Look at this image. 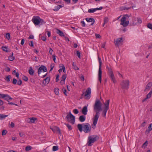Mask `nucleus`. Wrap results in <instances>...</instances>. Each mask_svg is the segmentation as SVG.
<instances>
[{
    "label": "nucleus",
    "mask_w": 152,
    "mask_h": 152,
    "mask_svg": "<svg viewBox=\"0 0 152 152\" xmlns=\"http://www.w3.org/2000/svg\"><path fill=\"white\" fill-rule=\"evenodd\" d=\"M102 104L99 100L96 99L94 105V110L96 113L95 115L93 118V124L91 125L92 128L94 129L97 123L98 119L100 116L99 112L102 110Z\"/></svg>",
    "instance_id": "obj_1"
},
{
    "label": "nucleus",
    "mask_w": 152,
    "mask_h": 152,
    "mask_svg": "<svg viewBox=\"0 0 152 152\" xmlns=\"http://www.w3.org/2000/svg\"><path fill=\"white\" fill-rule=\"evenodd\" d=\"M77 128L79 131L81 132L83 130L86 133L90 132L91 130V126L88 123L83 124V126L81 124H78L77 125Z\"/></svg>",
    "instance_id": "obj_2"
},
{
    "label": "nucleus",
    "mask_w": 152,
    "mask_h": 152,
    "mask_svg": "<svg viewBox=\"0 0 152 152\" xmlns=\"http://www.w3.org/2000/svg\"><path fill=\"white\" fill-rule=\"evenodd\" d=\"M99 138V136L96 135H91L88 136L87 144L90 146L92 145L93 144L97 141Z\"/></svg>",
    "instance_id": "obj_3"
},
{
    "label": "nucleus",
    "mask_w": 152,
    "mask_h": 152,
    "mask_svg": "<svg viewBox=\"0 0 152 152\" xmlns=\"http://www.w3.org/2000/svg\"><path fill=\"white\" fill-rule=\"evenodd\" d=\"M32 21L35 26L39 25H41L46 23V22L43 19L38 16H33L32 19Z\"/></svg>",
    "instance_id": "obj_4"
},
{
    "label": "nucleus",
    "mask_w": 152,
    "mask_h": 152,
    "mask_svg": "<svg viewBox=\"0 0 152 152\" xmlns=\"http://www.w3.org/2000/svg\"><path fill=\"white\" fill-rule=\"evenodd\" d=\"M106 68L108 70V75L110 77L111 80L113 81L114 83H116V81L115 79L113 73L112 69L110 66V65H109V66L107 65Z\"/></svg>",
    "instance_id": "obj_5"
},
{
    "label": "nucleus",
    "mask_w": 152,
    "mask_h": 152,
    "mask_svg": "<svg viewBox=\"0 0 152 152\" xmlns=\"http://www.w3.org/2000/svg\"><path fill=\"white\" fill-rule=\"evenodd\" d=\"M110 103V100L108 99L106 101L104 104V110L102 113V115L104 117H106V114L109 109V104Z\"/></svg>",
    "instance_id": "obj_6"
},
{
    "label": "nucleus",
    "mask_w": 152,
    "mask_h": 152,
    "mask_svg": "<svg viewBox=\"0 0 152 152\" xmlns=\"http://www.w3.org/2000/svg\"><path fill=\"white\" fill-rule=\"evenodd\" d=\"M98 60L99 63V70L98 72V80L100 83H101L102 71L101 69V65L102 62L101 58L99 57H98Z\"/></svg>",
    "instance_id": "obj_7"
},
{
    "label": "nucleus",
    "mask_w": 152,
    "mask_h": 152,
    "mask_svg": "<svg viewBox=\"0 0 152 152\" xmlns=\"http://www.w3.org/2000/svg\"><path fill=\"white\" fill-rule=\"evenodd\" d=\"M68 121L71 123L74 124L75 122V117L70 112L69 114H67L66 117Z\"/></svg>",
    "instance_id": "obj_8"
},
{
    "label": "nucleus",
    "mask_w": 152,
    "mask_h": 152,
    "mask_svg": "<svg viewBox=\"0 0 152 152\" xmlns=\"http://www.w3.org/2000/svg\"><path fill=\"white\" fill-rule=\"evenodd\" d=\"M129 83L128 80L122 81L121 84L122 88L123 89H127L129 88Z\"/></svg>",
    "instance_id": "obj_9"
},
{
    "label": "nucleus",
    "mask_w": 152,
    "mask_h": 152,
    "mask_svg": "<svg viewBox=\"0 0 152 152\" xmlns=\"http://www.w3.org/2000/svg\"><path fill=\"white\" fill-rule=\"evenodd\" d=\"M126 17H128L127 15L124 16L121 19V24L123 25L124 27L127 26L129 23V21H126Z\"/></svg>",
    "instance_id": "obj_10"
},
{
    "label": "nucleus",
    "mask_w": 152,
    "mask_h": 152,
    "mask_svg": "<svg viewBox=\"0 0 152 152\" xmlns=\"http://www.w3.org/2000/svg\"><path fill=\"white\" fill-rule=\"evenodd\" d=\"M91 89L90 88H88L86 90L85 93L83 92L82 94V96L84 95L86 99H89L90 98V95L91 94Z\"/></svg>",
    "instance_id": "obj_11"
},
{
    "label": "nucleus",
    "mask_w": 152,
    "mask_h": 152,
    "mask_svg": "<svg viewBox=\"0 0 152 152\" xmlns=\"http://www.w3.org/2000/svg\"><path fill=\"white\" fill-rule=\"evenodd\" d=\"M50 129L52 130L54 133L57 132L59 134H61V130L58 127L56 126L50 127Z\"/></svg>",
    "instance_id": "obj_12"
},
{
    "label": "nucleus",
    "mask_w": 152,
    "mask_h": 152,
    "mask_svg": "<svg viewBox=\"0 0 152 152\" xmlns=\"http://www.w3.org/2000/svg\"><path fill=\"white\" fill-rule=\"evenodd\" d=\"M42 70L43 72H46L47 69L46 67L44 65H42L39 68L38 70V74L39 75L42 72Z\"/></svg>",
    "instance_id": "obj_13"
},
{
    "label": "nucleus",
    "mask_w": 152,
    "mask_h": 152,
    "mask_svg": "<svg viewBox=\"0 0 152 152\" xmlns=\"http://www.w3.org/2000/svg\"><path fill=\"white\" fill-rule=\"evenodd\" d=\"M123 42L122 38H119L117 39L116 41H115L114 42L116 46H118L119 45L122 44Z\"/></svg>",
    "instance_id": "obj_14"
},
{
    "label": "nucleus",
    "mask_w": 152,
    "mask_h": 152,
    "mask_svg": "<svg viewBox=\"0 0 152 152\" xmlns=\"http://www.w3.org/2000/svg\"><path fill=\"white\" fill-rule=\"evenodd\" d=\"M142 22V20L140 18H137V20L136 18H134L133 20L132 25H135L137 24H140Z\"/></svg>",
    "instance_id": "obj_15"
},
{
    "label": "nucleus",
    "mask_w": 152,
    "mask_h": 152,
    "mask_svg": "<svg viewBox=\"0 0 152 152\" xmlns=\"http://www.w3.org/2000/svg\"><path fill=\"white\" fill-rule=\"evenodd\" d=\"M103 9L102 7H100L99 8H97L94 9H90L88 10V12L89 13H93L97 10H101Z\"/></svg>",
    "instance_id": "obj_16"
},
{
    "label": "nucleus",
    "mask_w": 152,
    "mask_h": 152,
    "mask_svg": "<svg viewBox=\"0 0 152 152\" xmlns=\"http://www.w3.org/2000/svg\"><path fill=\"white\" fill-rule=\"evenodd\" d=\"M86 20L88 22H92L91 24L92 26L93 25L95 22L94 19L92 18H86Z\"/></svg>",
    "instance_id": "obj_17"
},
{
    "label": "nucleus",
    "mask_w": 152,
    "mask_h": 152,
    "mask_svg": "<svg viewBox=\"0 0 152 152\" xmlns=\"http://www.w3.org/2000/svg\"><path fill=\"white\" fill-rule=\"evenodd\" d=\"M3 97V98H4L5 100H6L8 101V100H12V98L8 94H4Z\"/></svg>",
    "instance_id": "obj_18"
},
{
    "label": "nucleus",
    "mask_w": 152,
    "mask_h": 152,
    "mask_svg": "<svg viewBox=\"0 0 152 152\" xmlns=\"http://www.w3.org/2000/svg\"><path fill=\"white\" fill-rule=\"evenodd\" d=\"M152 83L151 82H149L147 84L146 88L144 90V91H148L150 90V88L152 86Z\"/></svg>",
    "instance_id": "obj_19"
},
{
    "label": "nucleus",
    "mask_w": 152,
    "mask_h": 152,
    "mask_svg": "<svg viewBox=\"0 0 152 152\" xmlns=\"http://www.w3.org/2000/svg\"><path fill=\"white\" fill-rule=\"evenodd\" d=\"M88 109L87 107L86 106L84 107L82 110V113L84 115H86L87 114Z\"/></svg>",
    "instance_id": "obj_20"
},
{
    "label": "nucleus",
    "mask_w": 152,
    "mask_h": 152,
    "mask_svg": "<svg viewBox=\"0 0 152 152\" xmlns=\"http://www.w3.org/2000/svg\"><path fill=\"white\" fill-rule=\"evenodd\" d=\"M136 7L135 6H132V7H121V9L122 10H128L131 9V8L133 9L134 7Z\"/></svg>",
    "instance_id": "obj_21"
},
{
    "label": "nucleus",
    "mask_w": 152,
    "mask_h": 152,
    "mask_svg": "<svg viewBox=\"0 0 152 152\" xmlns=\"http://www.w3.org/2000/svg\"><path fill=\"white\" fill-rule=\"evenodd\" d=\"M50 80V78L49 77H47L42 82V83L44 85H46L48 84Z\"/></svg>",
    "instance_id": "obj_22"
},
{
    "label": "nucleus",
    "mask_w": 152,
    "mask_h": 152,
    "mask_svg": "<svg viewBox=\"0 0 152 152\" xmlns=\"http://www.w3.org/2000/svg\"><path fill=\"white\" fill-rule=\"evenodd\" d=\"M148 129H147L145 131V133L146 134L149 133L152 130V124H150L148 127Z\"/></svg>",
    "instance_id": "obj_23"
},
{
    "label": "nucleus",
    "mask_w": 152,
    "mask_h": 152,
    "mask_svg": "<svg viewBox=\"0 0 152 152\" xmlns=\"http://www.w3.org/2000/svg\"><path fill=\"white\" fill-rule=\"evenodd\" d=\"M60 68H61L60 69L58 70L59 72H61L62 71V70L63 71V72H64L65 70V67L64 65L63 64H61V66H60Z\"/></svg>",
    "instance_id": "obj_24"
},
{
    "label": "nucleus",
    "mask_w": 152,
    "mask_h": 152,
    "mask_svg": "<svg viewBox=\"0 0 152 152\" xmlns=\"http://www.w3.org/2000/svg\"><path fill=\"white\" fill-rule=\"evenodd\" d=\"M28 73L31 75H33L34 74V71L31 67H30L28 70Z\"/></svg>",
    "instance_id": "obj_25"
},
{
    "label": "nucleus",
    "mask_w": 152,
    "mask_h": 152,
    "mask_svg": "<svg viewBox=\"0 0 152 152\" xmlns=\"http://www.w3.org/2000/svg\"><path fill=\"white\" fill-rule=\"evenodd\" d=\"M86 119L85 116L82 115L80 116L79 118V120L81 122H84Z\"/></svg>",
    "instance_id": "obj_26"
},
{
    "label": "nucleus",
    "mask_w": 152,
    "mask_h": 152,
    "mask_svg": "<svg viewBox=\"0 0 152 152\" xmlns=\"http://www.w3.org/2000/svg\"><path fill=\"white\" fill-rule=\"evenodd\" d=\"M57 33L61 36L64 37L65 35L64 33L61 31L59 29L57 30Z\"/></svg>",
    "instance_id": "obj_27"
},
{
    "label": "nucleus",
    "mask_w": 152,
    "mask_h": 152,
    "mask_svg": "<svg viewBox=\"0 0 152 152\" xmlns=\"http://www.w3.org/2000/svg\"><path fill=\"white\" fill-rule=\"evenodd\" d=\"M37 120V118L34 117L31 118L30 122L31 123H34L35 121Z\"/></svg>",
    "instance_id": "obj_28"
},
{
    "label": "nucleus",
    "mask_w": 152,
    "mask_h": 152,
    "mask_svg": "<svg viewBox=\"0 0 152 152\" xmlns=\"http://www.w3.org/2000/svg\"><path fill=\"white\" fill-rule=\"evenodd\" d=\"M152 94V89H151L149 93L146 95V99H148L150 98Z\"/></svg>",
    "instance_id": "obj_29"
},
{
    "label": "nucleus",
    "mask_w": 152,
    "mask_h": 152,
    "mask_svg": "<svg viewBox=\"0 0 152 152\" xmlns=\"http://www.w3.org/2000/svg\"><path fill=\"white\" fill-rule=\"evenodd\" d=\"M8 116V115H4L0 114V119L2 120Z\"/></svg>",
    "instance_id": "obj_30"
},
{
    "label": "nucleus",
    "mask_w": 152,
    "mask_h": 152,
    "mask_svg": "<svg viewBox=\"0 0 152 152\" xmlns=\"http://www.w3.org/2000/svg\"><path fill=\"white\" fill-rule=\"evenodd\" d=\"M104 23L103 25V26H104L105 24L107 23L108 22V19L107 18H105L104 20Z\"/></svg>",
    "instance_id": "obj_31"
},
{
    "label": "nucleus",
    "mask_w": 152,
    "mask_h": 152,
    "mask_svg": "<svg viewBox=\"0 0 152 152\" xmlns=\"http://www.w3.org/2000/svg\"><path fill=\"white\" fill-rule=\"evenodd\" d=\"M11 78V76L10 75H8L6 77L5 80L7 82H9L10 81V79Z\"/></svg>",
    "instance_id": "obj_32"
},
{
    "label": "nucleus",
    "mask_w": 152,
    "mask_h": 152,
    "mask_svg": "<svg viewBox=\"0 0 152 152\" xmlns=\"http://www.w3.org/2000/svg\"><path fill=\"white\" fill-rule=\"evenodd\" d=\"M13 53H12V56H11L9 57V60L10 61H13L15 59V57L13 56Z\"/></svg>",
    "instance_id": "obj_33"
},
{
    "label": "nucleus",
    "mask_w": 152,
    "mask_h": 152,
    "mask_svg": "<svg viewBox=\"0 0 152 152\" xmlns=\"http://www.w3.org/2000/svg\"><path fill=\"white\" fill-rule=\"evenodd\" d=\"M32 147L29 145L27 146L26 147L25 150L26 151H29L32 149Z\"/></svg>",
    "instance_id": "obj_34"
},
{
    "label": "nucleus",
    "mask_w": 152,
    "mask_h": 152,
    "mask_svg": "<svg viewBox=\"0 0 152 152\" xmlns=\"http://www.w3.org/2000/svg\"><path fill=\"white\" fill-rule=\"evenodd\" d=\"M66 77V74L63 75L61 77V80L64 81Z\"/></svg>",
    "instance_id": "obj_35"
},
{
    "label": "nucleus",
    "mask_w": 152,
    "mask_h": 152,
    "mask_svg": "<svg viewBox=\"0 0 152 152\" xmlns=\"http://www.w3.org/2000/svg\"><path fill=\"white\" fill-rule=\"evenodd\" d=\"M59 89L58 88H55L54 89V92L56 94L58 95Z\"/></svg>",
    "instance_id": "obj_36"
},
{
    "label": "nucleus",
    "mask_w": 152,
    "mask_h": 152,
    "mask_svg": "<svg viewBox=\"0 0 152 152\" xmlns=\"http://www.w3.org/2000/svg\"><path fill=\"white\" fill-rule=\"evenodd\" d=\"M72 66L74 67V68L76 70H78L79 69L78 67L76 66L75 64L74 63H73Z\"/></svg>",
    "instance_id": "obj_37"
},
{
    "label": "nucleus",
    "mask_w": 152,
    "mask_h": 152,
    "mask_svg": "<svg viewBox=\"0 0 152 152\" xmlns=\"http://www.w3.org/2000/svg\"><path fill=\"white\" fill-rule=\"evenodd\" d=\"M58 150V147L57 146H53V151H55Z\"/></svg>",
    "instance_id": "obj_38"
},
{
    "label": "nucleus",
    "mask_w": 152,
    "mask_h": 152,
    "mask_svg": "<svg viewBox=\"0 0 152 152\" xmlns=\"http://www.w3.org/2000/svg\"><path fill=\"white\" fill-rule=\"evenodd\" d=\"M6 37L7 39L9 40L10 38V33H6Z\"/></svg>",
    "instance_id": "obj_39"
},
{
    "label": "nucleus",
    "mask_w": 152,
    "mask_h": 152,
    "mask_svg": "<svg viewBox=\"0 0 152 152\" xmlns=\"http://www.w3.org/2000/svg\"><path fill=\"white\" fill-rule=\"evenodd\" d=\"M147 27L148 28L152 30V24L150 23H148L147 25Z\"/></svg>",
    "instance_id": "obj_40"
},
{
    "label": "nucleus",
    "mask_w": 152,
    "mask_h": 152,
    "mask_svg": "<svg viewBox=\"0 0 152 152\" xmlns=\"http://www.w3.org/2000/svg\"><path fill=\"white\" fill-rule=\"evenodd\" d=\"M66 125L68 127L69 130H70L72 129V127L71 125L69 124H66Z\"/></svg>",
    "instance_id": "obj_41"
},
{
    "label": "nucleus",
    "mask_w": 152,
    "mask_h": 152,
    "mask_svg": "<svg viewBox=\"0 0 152 152\" xmlns=\"http://www.w3.org/2000/svg\"><path fill=\"white\" fill-rule=\"evenodd\" d=\"M2 49L4 51L7 52V47L3 46L2 47Z\"/></svg>",
    "instance_id": "obj_42"
},
{
    "label": "nucleus",
    "mask_w": 152,
    "mask_h": 152,
    "mask_svg": "<svg viewBox=\"0 0 152 152\" xmlns=\"http://www.w3.org/2000/svg\"><path fill=\"white\" fill-rule=\"evenodd\" d=\"M73 112L74 113H75V114H77L79 113V111L77 109H74L73 110Z\"/></svg>",
    "instance_id": "obj_43"
},
{
    "label": "nucleus",
    "mask_w": 152,
    "mask_h": 152,
    "mask_svg": "<svg viewBox=\"0 0 152 152\" xmlns=\"http://www.w3.org/2000/svg\"><path fill=\"white\" fill-rule=\"evenodd\" d=\"M22 83V81L20 79L18 80L17 82V84L18 85H20Z\"/></svg>",
    "instance_id": "obj_44"
},
{
    "label": "nucleus",
    "mask_w": 152,
    "mask_h": 152,
    "mask_svg": "<svg viewBox=\"0 0 152 152\" xmlns=\"http://www.w3.org/2000/svg\"><path fill=\"white\" fill-rule=\"evenodd\" d=\"M80 51H77V56L79 58H80Z\"/></svg>",
    "instance_id": "obj_45"
},
{
    "label": "nucleus",
    "mask_w": 152,
    "mask_h": 152,
    "mask_svg": "<svg viewBox=\"0 0 152 152\" xmlns=\"http://www.w3.org/2000/svg\"><path fill=\"white\" fill-rule=\"evenodd\" d=\"M23 79L25 81H27L28 80V78L26 76H24L23 77Z\"/></svg>",
    "instance_id": "obj_46"
},
{
    "label": "nucleus",
    "mask_w": 152,
    "mask_h": 152,
    "mask_svg": "<svg viewBox=\"0 0 152 152\" xmlns=\"http://www.w3.org/2000/svg\"><path fill=\"white\" fill-rule=\"evenodd\" d=\"M17 80L15 78H14L13 80L12 83L14 84H16L17 83Z\"/></svg>",
    "instance_id": "obj_47"
},
{
    "label": "nucleus",
    "mask_w": 152,
    "mask_h": 152,
    "mask_svg": "<svg viewBox=\"0 0 152 152\" xmlns=\"http://www.w3.org/2000/svg\"><path fill=\"white\" fill-rule=\"evenodd\" d=\"M7 133V131L5 130H3L2 132V135H5Z\"/></svg>",
    "instance_id": "obj_48"
},
{
    "label": "nucleus",
    "mask_w": 152,
    "mask_h": 152,
    "mask_svg": "<svg viewBox=\"0 0 152 152\" xmlns=\"http://www.w3.org/2000/svg\"><path fill=\"white\" fill-rule=\"evenodd\" d=\"M62 7L61 5H58V6H57L56 7V10H58L61 7Z\"/></svg>",
    "instance_id": "obj_49"
},
{
    "label": "nucleus",
    "mask_w": 152,
    "mask_h": 152,
    "mask_svg": "<svg viewBox=\"0 0 152 152\" xmlns=\"http://www.w3.org/2000/svg\"><path fill=\"white\" fill-rule=\"evenodd\" d=\"M80 23H81L82 26H83V27L85 26L86 24H85V23L84 21H81Z\"/></svg>",
    "instance_id": "obj_50"
},
{
    "label": "nucleus",
    "mask_w": 152,
    "mask_h": 152,
    "mask_svg": "<svg viewBox=\"0 0 152 152\" xmlns=\"http://www.w3.org/2000/svg\"><path fill=\"white\" fill-rule=\"evenodd\" d=\"M59 75H57L56 76V81L58 82L59 80Z\"/></svg>",
    "instance_id": "obj_51"
},
{
    "label": "nucleus",
    "mask_w": 152,
    "mask_h": 152,
    "mask_svg": "<svg viewBox=\"0 0 152 152\" xmlns=\"http://www.w3.org/2000/svg\"><path fill=\"white\" fill-rule=\"evenodd\" d=\"M62 91L64 93V94L65 95H67V94L66 93V89H65L64 88H63L62 89Z\"/></svg>",
    "instance_id": "obj_52"
},
{
    "label": "nucleus",
    "mask_w": 152,
    "mask_h": 152,
    "mask_svg": "<svg viewBox=\"0 0 152 152\" xmlns=\"http://www.w3.org/2000/svg\"><path fill=\"white\" fill-rule=\"evenodd\" d=\"M10 68L9 67H6L5 69V71L7 72H9L10 71Z\"/></svg>",
    "instance_id": "obj_53"
},
{
    "label": "nucleus",
    "mask_w": 152,
    "mask_h": 152,
    "mask_svg": "<svg viewBox=\"0 0 152 152\" xmlns=\"http://www.w3.org/2000/svg\"><path fill=\"white\" fill-rule=\"evenodd\" d=\"M49 53L51 54V55L52 54V53L53 51V50L52 49V48H49Z\"/></svg>",
    "instance_id": "obj_54"
},
{
    "label": "nucleus",
    "mask_w": 152,
    "mask_h": 152,
    "mask_svg": "<svg viewBox=\"0 0 152 152\" xmlns=\"http://www.w3.org/2000/svg\"><path fill=\"white\" fill-rule=\"evenodd\" d=\"M95 36L96 38H100L101 36L99 34H95Z\"/></svg>",
    "instance_id": "obj_55"
},
{
    "label": "nucleus",
    "mask_w": 152,
    "mask_h": 152,
    "mask_svg": "<svg viewBox=\"0 0 152 152\" xmlns=\"http://www.w3.org/2000/svg\"><path fill=\"white\" fill-rule=\"evenodd\" d=\"M19 135L20 137H22L24 135V134L23 132H21L19 133Z\"/></svg>",
    "instance_id": "obj_56"
},
{
    "label": "nucleus",
    "mask_w": 152,
    "mask_h": 152,
    "mask_svg": "<svg viewBox=\"0 0 152 152\" xmlns=\"http://www.w3.org/2000/svg\"><path fill=\"white\" fill-rule=\"evenodd\" d=\"M52 58H53V61H54L56 63V56L55 55H53L52 56Z\"/></svg>",
    "instance_id": "obj_57"
},
{
    "label": "nucleus",
    "mask_w": 152,
    "mask_h": 152,
    "mask_svg": "<svg viewBox=\"0 0 152 152\" xmlns=\"http://www.w3.org/2000/svg\"><path fill=\"white\" fill-rule=\"evenodd\" d=\"M10 126L12 128H13L15 126V124L13 122H11Z\"/></svg>",
    "instance_id": "obj_58"
},
{
    "label": "nucleus",
    "mask_w": 152,
    "mask_h": 152,
    "mask_svg": "<svg viewBox=\"0 0 152 152\" xmlns=\"http://www.w3.org/2000/svg\"><path fill=\"white\" fill-rule=\"evenodd\" d=\"M41 39L42 40H43L44 41H45L46 40V38L45 37H44V36L42 37H41Z\"/></svg>",
    "instance_id": "obj_59"
},
{
    "label": "nucleus",
    "mask_w": 152,
    "mask_h": 152,
    "mask_svg": "<svg viewBox=\"0 0 152 152\" xmlns=\"http://www.w3.org/2000/svg\"><path fill=\"white\" fill-rule=\"evenodd\" d=\"M34 36L32 35H30L28 37L29 39H33L34 38Z\"/></svg>",
    "instance_id": "obj_60"
},
{
    "label": "nucleus",
    "mask_w": 152,
    "mask_h": 152,
    "mask_svg": "<svg viewBox=\"0 0 152 152\" xmlns=\"http://www.w3.org/2000/svg\"><path fill=\"white\" fill-rule=\"evenodd\" d=\"M65 1L67 4H69L70 3V0H63Z\"/></svg>",
    "instance_id": "obj_61"
},
{
    "label": "nucleus",
    "mask_w": 152,
    "mask_h": 152,
    "mask_svg": "<svg viewBox=\"0 0 152 152\" xmlns=\"http://www.w3.org/2000/svg\"><path fill=\"white\" fill-rule=\"evenodd\" d=\"M65 83V81L62 80H61V81L60 82V84L61 85H63V84H64Z\"/></svg>",
    "instance_id": "obj_62"
},
{
    "label": "nucleus",
    "mask_w": 152,
    "mask_h": 152,
    "mask_svg": "<svg viewBox=\"0 0 152 152\" xmlns=\"http://www.w3.org/2000/svg\"><path fill=\"white\" fill-rule=\"evenodd\" d=\"M24 41H25V40L24 39H22V40H21V44L22 45H23L24 44Z\"/></svg>",
    "instance_id": "obj_63"
},
{
    "label": "nucleus",
    "mask_w": 152,
    "mask_h": 152,
    "mask_svg": "<svg viewBox=\"0 0 152 152\" xmlns=\"http://www.w3.org/2000/svg\"><path fill=\"white\" fill-rule=\"evenodd\" d=\"M3 102L1 99H0V106L3 105Z\"/></svg>",
    "instance_id": "obj_64"
}]
</instances>
